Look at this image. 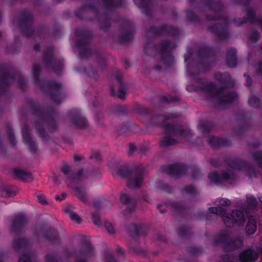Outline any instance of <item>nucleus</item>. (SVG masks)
Returning <instances> with one entry per match:
<instances>
[{
  "mask_svg": "<svg viewBox=\"0 0 262 262\" xmlns=\"http://www.w3.org/2000/svg\"><path fill=\"white\" fill-rule=\"evenodd\" d=\"M125 90L123 88H121L118 92V97L121 99H123L125 97Z\"/></svg>",
  "mask_w": 262,
  "mask_h": 262,
  "instance_id": "14",
  "label": "nucleus"
},
{
  "mask_svg": "<svg viewBox=\"0 0 262 262\" xmlns=\"http://www.w3.org/2000/svg\"><path fill=\"white\" fill-rule=\"evenodd\" d=\"M120 199L123 203H127L129 201L128 196L125 194H122L120 197Z\"/></svg>",
  "mask_w": 262,
  "mask_h": 262,
  "instance_id": "16",
  "label": "nucleus"
},
{
  "mask_svg": "<svg viewBox=\"0 0 262 262\" xmlns=\"http://www.w3.org/2000/svg\"><path fill=\"white\" fill-rule=\"evenodd\" d=\"M19 262H30V258L28 255H23L20 256Z\"/></svg>",
  "mask_w": 262,
  "mask_h": 262,
  "instance_id": "13",
  "label": "nucleus"
},
{
  "mask_svg": "<svg viewBox=\"0 0 262 262\" xmlns=\"http://www.w3.org/2000/svg\"><path fill=\"white\" fill-rule=\"evenodd\" d=\"M259 201L262 203V194L258 196Z\"/></svg>",
  "mask_w": 262,
  "mask_h": 262,
  "instance_id": "26",
  "label": "nucleus"
},
{
  "mask_svg": "<svg viewBox=\"0 0 262 262\" xmlns=\"http://www.w3.org/2000/svg\"><path fill=\"white\" fill-rule=\"evenodd\" d=\"M77 125L79 127L82 128L86 125V122L85 120L81 119L77 123Z\"/></svg>",
  "mask_w": 262,
  "mask_h": 262,
  "instance_id": "15",
  "label": "nucleus"
},
{
  "mask_svg": "<svg viewBox=\"0 0 262 262\" xmlns=\"http://www.w3.org/2000/svg\"><path fill=\"white\" fill-rule=\"evenodd\" d=\"M142 181L141 174L132 175L129 179L128 185L130 188H136L140 186Z\"/></svg>",
  "mask_w": 262,
  "mask_h": 262,
  "instance_id": "4",
  "label": "nucleus"
},
{
  "mask_svg": "<svg viewBox=\"0 0 262 262\" xmlns=\"http://www.w3.org/2000/svg\"><path fill=\"white\" fill-rule=\"evenodd\" d=\"M235 52L234 50L232 55L229 56L228 57V63L229 67L233 68L236 65V58L235 56Z\"/></svg>",
  "mask_w": 262,
  "mask_h": 262,
  "instance_id": "7",
  "label": "nucleus"
},
{
  "mask_svg": "<svg viewBox=\"0 0 262 262\" xmlns=\"http://www.w3.org/2000/svg\"><path fill=\"white\" fill-rule=\"evenodd\" d=\"M248 203L251 206H254L256 203V199L254 197L250 194L247 196Z\"/></svg>",
  "mask_w": 262,
  "mask_h": 262,
  "instance_id": "10",
  "label": "nucleus"
},
{
  "mask_svg": "<svg viewBox=\"0 0 262 262\" xmlns=\"http://www.w3.org/2000/svg\"><path fill=\"white\" fill-rule=\"evenodd\" d=\"M69 168L68 166H65L64 167H63L62 168V171L65 173V174H67L69 172Z\"/></svg>",
  "mask_w": 262,
  "mask_h": 262,
  "instance_id": "22",
  "label": "nucleus"
},
{
  "mask_svg": "<svg viewBox=\"0 0 262 262\" xmlns=\"http://www.w3.org/2000/svg\"><path fill=\"white\" fill-rule=\"evenodd\" d=\"M93 221H94V223L97 225H99V224H100L99 219L98 217L95 216L94 215H93Z\"/></svg>",
  "mask_w": 262,
  "mask_h": 262,
  "instance_id": "19",
  "label": "nucleus"
},
{
  "mask_svg": "<svg viewBox=\"0 0 262 262\" xmlns=\"http://www.w3.org/2000/svg\"><path fill=\"white\" fill-rule=\"evenodd\" d=\"M26 135L23 134V138H24V139H25V138H26Z\"/></svg>",
  "mask_w": 262,
  "mask_h": 262,
  "instance_id": "27",
  "label": "nucleus"
},
{
  "mask_svg": "<svg viewBox=\"0 0 262 262\" xmlns=\"http://www.w3.org/2000/svg\"><path fill=\"white\" fill-rule=\"evenodd\" d=\"M14 174L17 178L26 181H31L33 179L31 173L25 172L19 169H15L14 170Z\"/></svg>",
  "mask_w": 262,
  "mask_h": 262,
  "instance_id": "5",
  "label": "nucleus"
},
{
  "mask_svg": "<svg viewBox=\"0 0 262 262\" xmlns=\"http://www.w3.org/2000/svg\"><path fill=\"white\" fill-rule=\"evenodd\" d=\"M257 258V254L251 250H246L239 256V259L243 262H253Z\"/></svg>",
  "mask_w": 262,
  "mask_h": 262,
  "instance_id": "3",
  "label": "nucleus"
},
{
  "mask_svg": "<svg viewBox=\"0 0 262 262\" xmlns=\"http://www.w3.org/2000/svg\"><path fill=\"white\" fill-rule=\"evenodd\" d=\"M185 134H186V133L184 131H181L180 132V133H177V135H176V136L177 137H185Z\"/></svg>",
  "mask_w": 262,
  "mask_h": 262,
  "instance_id": "21",
  "label": "nucleus"
},
{
  "mask_svg": "<svg viewBox=\"0 0 262 262\" xmlns=\"http://www.w3.org/2000/svg\"><path fill=\"white\" fill-rule=\"evenodd\" d=\"M175 142H176V141H167V144H172L174 143Z\"/></svg>",
  "mask_w": 262,
  "mask_h": 262,
  "instance_id": "25",
  "label": "nucleus"
},
{
  "mask_svg": "<svg viewBox=\"0 0 262 262\" xmlns=\"http://www.w3.org/2000/svg\"><path fill=\"white\" fill-rule=\"evenodd\" d=\"M254 159L255 160H262V153L261 152H258L255 155H254Z\"/></svg>",
  "mask_w": 262,
  "mask_h": 262,
  "instance_id": "17",
  "label": "nucleus"
},
{
  "mask_svg": "<svg viewBox=\"0 0 262 262\" xmlns=\"http://www.w3.org/2000/svg\"><path fill=\"white\" fill-rule=\"evenodd\" d=\"M231 101H232V100L228 99V100H227L226 101H222V103L230 102Z\"/></svg>",
  "mask_w": 262,
  "mask_h": 262,
  "instance_id": "24",
  "label": "nucleus"
},
{
  "mask_svg": "<svg viewBox=\"0 0 262 262\" xmlns=\"http://www.w3.org/2000/svg\"><path fill=\"white\" fill-rule=\"evenodd\" d=\"M256 230V225L255 219L250 217L249 219L248 223L246 226V232L248 234L254 233Z\"/></svg>",
  "mask_w": 262,
  "mask_h": 262,
  "instance_id": "6",
  "label": "nucleus"
},
{
  "mask_svg": "<svg viewBox=\"0 0 262 262\" xmlns=\"http://www.w3.org/2000/svg\"><path fill=\"white\" fill-rule=\"evenodd\" d=\"M76 195L77 197L83 202H86L87 196L84 191L81 190H78Z\"/></svg>",
  "mask_w": 262,
  "mask_h": 262,
  "instance_id": "8",
  "label": "nucleus"
},
{
  "mask_svg": "<svg viewBox=\"0 0 262 262\" xmlns=\"http://www.w3.org/2000/svg\"><path fill=\"white\" fill-rule=\"evenodd\" d=\"M209 211L222 216L225 225L227 227H230L234 224L237 226L244 225L245 220L244 211L235 210L233 211L231 214H227V210L221 206L210 207Z\"/></svg>",
  "mask_w": 262,
  "mask_h": 262,
  "instance_id": "1",
  "label": "nucleus"
},
{
  "mask_svg": "<svg viewBox=\"0 0 262 262\" xmlns=\"http://www.w3.org/2000/svg\"><path fill=\"white\" fill-rule=\"evenodd\" d=\"M233 177L232 173L226 172L223 174L222 176H219L216 172H212L209 174V179L214 183H220L224 181H229Z\"/></svg>",
  "mask_w": 262,
  "mask_h": 262,
  "instance_id": "2",
  "label": "nucleus"
},
{
  "mask_svg": "<svg viewBox=\"0 0 262 262\" xmlns=\"http://www.w3.org/2000/svg\"><path fill=\"white\" fill-rule=\"evenodd\" d=\"M247 83L248 84L250 85L251 83V80L249 78L248 76L247 77Z\"/></svg>",
  "mask_w": 262,
  "mask_h": 262,
  "instance_id": "23",
  "label": "nucleus"
},
{
  "mask_svg": "<svg viewBox=\"0 0 262 262\" xmlns=\"http://www.w3.org/2000/svg\"><path fill=\"white\" fill-rule=\"evenodd\" d=\"M69 216L71 220L75 221L78 223H80L81 219L76 213L71 212L70 213Z\"/></svg>",
  "mask_w": 262,
  "mask_h": 262,
  "instance_id": "9",
  "label": "nucleus"
},
{
  "mask_svg": "<svg viewBox=\"0 0 262 262\" xmlns=\"http://www.w3.org/2000/svg\"><path fill=\"white\" fill-rule=\"evenodd\" d=\"M104 226L110 233L113 234L115 233L114 228L111 223H106L104 225Z\"/></svg>",
  "mask_w": 262,
  "mask_h": 262,
  "instance_id": "11",
  "label": "nucleus"
},
{
  "mask_svg": "<svg viewBox=\"0 0 262 262\" xmlns=\"http://www.w3.org/2000/svg\"><path fill=\"white\" fill-rule=\"evenodd\" d=\"M37 200L39 202H40L43 204H45L46 203V201L45 196L41 194H39L37 195Z\"/></svg>",
  "mask_w": 262,
  "mask_h": 262,
  "instance_id": "12",
  "label": "nucleus"
},
{
  "mask_svg": "<svg viewBox=\"0 0 262 262\" xmlns=\"http://www.w3.org/2000/svg\"><path fill=\"white\" fill-rule=\"evenodd\" d=\"M230 203V202L229 200L227 199H222L221 202V204L222 205H229Z\"/></svg>",
  "mask_w": 262,
  "mask_h": 262,
  "instance_id": "18",
  "label": "nucleus"
},
{
  "mask_svg": "<svg viewBox=\"0 0 262 262\" xmlns=\"http://www.w3.org/2000/svg\"><path fill=\"white\" fill-rule=\"evenodd\" d=\"M81 262H85V261H81Z\"/></svg>",
  "mask_w": 262,
  "mask_h": 262,
  "instance_id": "28",
  "label": "nucleus"
},
{
  "mask_svg": "<svg viewBox=\"0 0 262 262\" xmlns=\"http://www.w3.org/2000/svg\"><path fill=\"white\" fill-rule=\"evenodd\" d=\"M66 198V194L64 193H62L61 194V198H60V196L57 195L56 196L55 198L57 200H63Z\"/></svg>",
  "mask_w": 262,
  "mask_h": 262,
  "instance_id": "20",
  "label": "nucleus"
}]
</instances>
